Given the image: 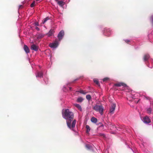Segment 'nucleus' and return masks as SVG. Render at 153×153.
<instances>
[{
	"mask_svg": "<svg viewBox=\"0 0 153 153\" xmlns=\"http://www.w3.org/2000/svg\"><path fill=\"white\" fill-rule=\"evenodd\" d=\"M64 35V32L63 30H61L59 33L57 35L59 41H60L63 38Z\"/></svg>",
	"mask_w": 153,
	"mask_h": 153,
	"instance_id": "nucleus-7",
	"label": "nucleus"
},
{
	"mask_svg": "<svg viewBox=\"0 0 153 153\" xmlns=\"http://www.w3.org/2000/svg\"><path fill=\"white\" fill-rule=\"evenodd\" d=\"M66 89L65 88V86H64L63 88V91H66Z\"/></svg>",
	"mask_w": 153,
	"mask_h": 153,
	"instance_id": "nucleus-36",
	"label": "nucleus"
},
{
	"mask_svg": "<svg viewBox=\"0 0 153 153\" xmlns=\"http://www.w3.org/2000/svg\"><path fill=\"white\" fill-rule=\"evenodd\" d=\"M97 119L94 117H92L91 119V121L92 123H96L97 122Z\"/></svg>",
	"mask_w": 153,
	"mask_h": 153,
	"instance_id": "nucleus-23",
	"label": "nucleus"
},
{
	"mask_svg": "<svg viewBox=\"0 0 153 153\" xmlns=\"http://www.w3.org/2000/svg\"><path fill=\"white\" fill-rule=\"evenodd\" d=\"M54 32V31L53 30L51 29L49 32L47 33L48 36H52Z\"/></svg>",
	"mask_w": 153,
	"mask_h": 153,
	"instance_id": "nucleus-18",
	"label": "nucleus"
},
{
	"mask_svg": "<svg viewBox=\"0 0 153 153\" xmlns=\"http://www.w3.org/2000/svg\"><path fill=\"white\" fill-rule=\"evenodd\" d=\"M24 51L27 54L28 53H29V52H30L29 49V48H28V47H27V45H25L24 46Z\"/></svg>",
	"mask_w": 153,
	"mask_h": 153,
	"instance_id": "nucleus-15",
	"label": "nucleus"
},
{
	"mask_svg": "<svg viewBox=\"0 0 153 153\" xmlns=\"http://www.w3.org/2000/svg\"><path fill=\"white\" fill-rule=\"evenodd\" d=\"M149 55L148 54L145 55L143 57V59L145 61H147L149 58Z\"/></svg>",
	"mask_w": 153,
	"mask_h": 153,
	"instance_id": "nucleus-17",
	"label": "nucleus"
},
{
	"mask_svg": "<svg viewBox=\"0 0 153 153\" xmlns=\"http://www.w3.org/2000/svg\"><path fill=\"white\" fill-rule=\"evenodd\" d=\"M69 88L70 90H71V89H72V88L71 87H69Z\"/></svg>",
	"mask_w": 153,
	"mask_h": 153,
	"instance_id": "nucleus-41",
	"label": "nucleus"
},
{
	"mask_svg": "<svg viewBox=\"0 0 153 153\" xmlns=\"http://www.w3.org/2000/svg\"><path fill=\"white\" fill-rule=\"evenodd\" d=\"M148 66L150 68H152V67H153V66H151V67H150V66H149L148 65Z\"/></svg>",
	"mask_w": 153,
	"mask_h": 153,
	"instance_id": "nucleus-37",
	"label": "nucleus"
},
{
	"mask_svg": "<svg viewBox=\"0 0 153 153\" xmlns=\"http://www.w3.org/2000/svg\"><path fill=\"white\" fill-rule=\"evenodd\" d=\"M146 111L148 114H151L152 113V108L150 107H148L146 108Z\"/></svg>",
	"mask_w": 153,
	"mask_h": 153,
	"instance_id": "nucleus-16",
	"label": "nucleus"
},
{
	"mask_svg": "<svg viewBox=\"0 0 153 153\" xmlns=\"http://www.w3.org/2000/svg\"><path fill=\"white\" fill-rule=\"evenodd\" d=\"M150 19L151 20V23L152 26L153 27V14L152 15Z\"/></svg>",
	"mask_w": 153,
	"mask_h": 153,
	"instance_id": "nucleus-29",
	"label": "nucleus"
},
{
	"mask_svg": "<svg viewBox=\"0 0 153 153\" xmlns=\"http://www.w3.org/2000/svg\"><path fill=\"white\" fill-rule=\"evenodd\" d=\"M55 0L56 1H58V0Z\"/></svg>",
	"mask_w": 153,
	"mask_h": 153,
	"instance_id": "nucleus-44",
	"label": "nucleus"
},
{
	"mask_svg": "<svg viewBox=\"0 0 153 153\" xmlns=\"http://www.w3.org/2000/svg\"><path fill=\"white\" fill-rule=\"evenodd\" d=\"M35 1H33L32 3V4H31L30 5V7H33L34 5H35Z\"/></svg>",
	"mask_w": 153,
	"mask_h": 153,
	"instance_id": "nucleus-31",
	"label": "nucleus"
},
{
	"mask_svg": "<svg viewBox=\"0 0 153 153\" xmlns=\"http://www.w3.org/2000/svg\"><path fill=\"white\" fill-rule=\"evenodd\" d=\"M142 121L145 124L150 125L151 121L149 118L147 116H145L143 118H141Z\"/></svg>",
	"mask_w": 153,
	"mask_h": 153,
	"instance_id": "nucleus-5",
	"label": "nucleus"
},
{
	"mask_svg": "<svg viewBox=\"0 0 153 153\" xmlns=\"http://www.w3.org/2000/svg\"><path fill=\"white\" fill-rule=\"evenodd\" d=\"M124 40L125 41V42H126V43H128L131 42V41H130V40H128V39H125V40Z\"/></svg>",
	"mask_w": 153,
	"mask_h": 153,
	"instance_id": "nucleus-32",
	"label": "nucleus"
},
{
	"mask_svg": "<svg viewBox=\"0 0 153 153\" xmlns=\"http://www.w3.org/2000/svg\"><path fill=\"white\" fill-rule=\"evenodd\" d=\"M93 80L94 82L97 85H99V83L97 79H94Z\"/></svg>",
	"mask_w": 153,
	"mask_h": 153,
	"instance_id": "nucleus-27",
	"label": "nucleus"
},
{
	"mask_svg": "<svg viewBox=\"0 0 153 153\" xmlns=\"http://www.w3.org/2000/svg\"><path fill=\"white\" fill-rule=\"evenodd\" d=\"M35 29L36 30H37L38 31H39L40 30V29L38 27H35Z\"/></svg>",
	"mask_w": 153,
	"mask_h": 153,
	"instance_id": "nucleus-35",
	"label": "nucleus"
},
{
	"mask_svg": "<svg viewBox=\"0 0 153 153\" xmlns=\"http://www.w3.org/2000/svg\"><path fill=\"white\" fill-rule=\"evenodd\" d=\"M115 85L118 87L123 86L124 88H127V85L126 84L123 82H119L116 84Z\"/></svg>",
	"mask_w": 153,
	"mask_h": 153,
	"instance_id": "nucleus-11",
	"label": "nucleus"
},
{
	"mask_svg": "<svg viewBox=\"0 0 153 153\" xmlns=\"http://www.w3.org/2000/svg\"><path fill=\"white\" fill-rule=\"evenodd\" d=\"M50 19L48 17H47L45 18L42 21V24H44L48 20Z\"/></svg>",
	"mask_w": 153,
	"mask_h": 153,
	"instance_id": "nucleus-22",
	"label": "nucleus"
},
{
	"mask_svg": "<svg viewBox=\"0 0 153 153\" xmlns=\"http://www.w3.org/2000/svg\"><path fill=\"white\" fill-rule=\"evenodd\" d=\"M99 135L101 136H102L103 137H105V135L103 133H101L99 134Z\"/></svg>",
	"mask_w": 153,
	"mask_h": 153,
	"instance_id": "nucleus-34",
	"label": "nucleus"
},
{
	"mask_svg": "<svg viewBox=\"0 0 153 153\" xmlns=\"http://www.w3.org/2000/svg\"><path fill=\"white\" fill-rule=\"evenodd\" d=\"M74 105L80 111H82V108L80 105L77 103H74Z\"/></svg>",
	"mask_w": 153,
	"mask_h": 153,
	"instance_id": "nucleus-14",
	"label": "nucleus"
},
{
	"mask_svg": "<svg viewBox=\"0 0 153 153\" xmlns=\"http://www.w3.org/2000/svg\"><path fill=\"white\" fill-rule=\"evenodd\" d=\"M44 82L46 84H47L48 82V77H45L44 79Z\"/></svg>",
	"mask_w": 153,
	"mask_h": 153,
	"instance_id": "nucleus-26",
	"label": "nucleus"
},
{
	"mask_svg": "<svg viewBox=\"0 0 153 153\" xmlns=\"http://www.w3.org/2000/svg\"><path fill=\"white\" fill-rule=\"evenodd\" d=\"M84 100V99L82 97H78L76 100L77 102H82Z\"/></svg>",
	"mask_w": 153,
	"mask_h": 153,
	"instance_id": "nucleus-19",
	"label": "nucleus"
},
{
	"mask_svg": "<svg viewBox=\"0 0 153 153\" xmlns=\"http://www.w3.org/2000/svg\"><path fill=\"white\" fill-rule=\"evenodd\" d=\"M99 27H100V28H101V26H100Z\"/></svg>",
	"mask_w": 153,
	"mask_h": 153,
	"instance_id": "nucleus-45",
	"label": "nucleus"
},
{
	"mask_svg": "<svg viewBox=\"0 0 153 153\" xmlns=\"http://www.w3.org/2000/svg\"><path fill=\"white\" fill-rule=\"evenodd\" d=\"M109 79H110L109 78L106 77L103 79L102 80L103 82H106L107 81L109 80Z\"/></svg>",
	"mask_w": 153,
	"mask_h": 153,
	"instance_id": "nucleus-28",
	"label": "nucleus"
},
{
	"mask_svg": "<svg viewBox=\"0 0 153 153\" xmlns=\"http://www.w3.org/2000/svg\"><path fill=\"white\" fill-rule=\"evenodd\" d=\"M62 115L63 118L66 120V122L68 127L72 130L75 127L76 121L75 120H73L74 118L73 113L68 109L63 110Z\"/></svg>",
	"mask_w": 153,
	"mask_h": 153,
	"instance_id": "nucleus-1",
	"label": "nucleus"
},
{
	"mask_svg": "<svg viewBox=\"0 0 153 153\" xmlns=\"http://www.w3.org/2000/svg\"><path fill=\"white\" fill-rule=\"evenodd\" d=\"M139 100H138V101H137V103H138V102H139Z\"/></svg>",
	"mask_w": 153,
	"mask_h": 153,
	"instance_id": "nucleus-43",
	"label": "nucleus"
},
{
	"mask_svg": "<svg viewBox=\"0 0 153 153\" xmlns=\"http://www.w3.org/2000/svg\"><path fill=\"white\" fill-rule=\"evenodd\" d=\"M108 128L111 130L116 131L117 129V127L113 124L109 123L108 125Z\"/></svg>",
	"mask_w": 153,
	"mask_h": 153,
	"instance_id": "nucleus-9",
	"label": "nucleus"
},
{
	"mask_svg": "<svg viewBox=\"0 0 153 153\" xmlns=\"http://www.w3.org/2000/svg\"><path fill=\"white\" fill-rule=\"evenodd\" d=\"M102 32L104 35L108 37L111 36L113 34L112 30L107 27H105Z\"/></svg>",
	"mask_w": 153,
	"mask_h": 153,
	"instance_id": "nucleus-2",
	"label": "nucleus"
},
{
	"mask_svg": "<svg viewBox=\"0 0 153 153\" xmlns=\"http://www.w3.org/2000/svg\"><path fill=\"white\" fill-rule=\"evenodd\" d=\"M70 1V0H67L66 1L68 3Z\"/></svg>",
	"mask_w": 153,
	"mask_h": 153,
	"instance_id": "nucleus-39",
	"label": "nucleus"
},
{
	"mask_svg": "<svg viewBox=\"0 0 153 153\" xmlns=\"http://www.w3.org/2000/svg\"><path fill=\"white\" fill-rule=\"evenodd\" d=\"M19 8L22 7V5H20L19 6Z\"/></svg>",
	"mask_w": 153,
	"mask_h": 153,
	"instance_id": "nucleus-40",
	"label": "nucleus"
},
{
	"mask_svg": "<svg viewBox=\"0 0 153 153\" xmlns=\"http://www.w3.org/2000/svg\"><path fill=\"white\" fill-rule=\"evenodd\" d=\"M31 49L36 51H38V48L36 45L35 44H33L31 46Z\"/></svg>",
	"mask_w": 153,
	"mask_h": 153,
	"instance_id": "nucleus-13",
	"label": "nucleus"
},
{
	"mask_svg": "<svg viewBox=\"0 0 153 153\" xmlns=\"http://www.w3.org/2000/svg\"><path fill=\"white\" fill-rule=\"evenodd\" d=\"M44 36V35L42 34H39L37 35L36 37L38 39H41Z\"/></svg>",
	"mask_w": 153,
	"mask_h": 153,
	"instance_id": "nucleus-20",
	"label": "nucleus"
},
{
	"mask_svg": "<svg viewBox=\"0 0 153 153\" xmlns=\"http://www.w3.org/2000/svg\"><path fill=\"white\" fill-rule=\"evenodd\" d=\"M93 108L96 111L99 112L101 115H103L104 108L102 105H96L94 106Z\"/></svg>",
	"mask_w": 153,
	"mask_h": 153,
	"instance_id": "nucleus-3",
	"label": "nucleus"
},
{
	"mask_svg": "<svg viewBox=\"0 0 153 153\" xmlns=\"http://www.w3.org/2000/svg\"><path fill=\"white\" fill-rule=\"evenodd\" d=\"M86 132L88 133L90 130V128L88 125H87L86 126Z\"/></svg>",
	"mask_w": 153,
	"mask_h": 153,
	"instance_id": "nucleus-24",
	"label": "nucleus"
},
{
	"mask_svg": "<svg viewBox=\"0 0 153 153\" xmlns=\"http://www.w3.org/2000/svg\"><path fill=\"white\" fill-rule=\"evenodd\" d=\"M139 95V94L138 93H135L133 94V93H132V94L131 96H128L127 97V99L129 101H132V100L137 99V97Z\"/></svg>",
	"mask_w": 153,
	"mask_h": 153,
	"instance_id": "nucleus-4",
	"label": "nucleus"
},
{
	"mask_svg": "<svg viewBox=\"0 0 153 153\" xmlns=\"http://www.w3.org/2000/svg\"><path fill=\"white\" fill-rule=\"evenodd\" d=\"M59 42L57 41H56L50 44L49 46L52 48H56L58 46Z\"/></svg>",
	"mask_w": 153,
	"mask_h": 153,
	"instance_id": "nucleus-6",
	"label": "nucleus"
},
{
	"mask_svg": "<svg viewBox=\"0 0 153 153\" xmlns=\"http://www.w3.org/2000/svg\"><path fill=\"white\" fill-rule=\"evenodd\" d=\"M86 98L88 101L90 100L91 98V96L89 94H88L86 96Z\"/></svg>",
	"mask_w": 153,
	"mask_h": 153,
	"instance_id": "nucleus-25",
	"label": "nucleus"
},
{
	"mask_svg": "<svg viewBox=\"0 0 153 153\" xmlns=\"http://www.w3.org/2000/svg\"><path fill=\"white\" fill-rule=\"evenodd\" d=\"M79 92L81 94H85L87 93V92H84L83 90H81L79 91Z\"/></svg>",
	"mask_w": 153,
	"mask_h": 153,
	"instance_id": "nucleus-30",
	"label": "nucleus"
},
{
	"mask_svg": "<svg viewBox=\"0 0 153 153\" xmlns=\"http://www.w3.org/2000/svg\"><path fill=\"white\" fill-rule=\"evenodd\" d=\"M85 147L86 148L89 150H92V145H90L89 144H87L85 145Z\"/></svg>",
	"mask_w": 153,
	"mask_h": 153,
	"instance_id": "nucleus-21",
	"label": "nucleus"
},
{
	"mask_svg": "<svg viewBox=\"0 0 153 153\" xmlns=\"http://www.w3.org/2000/svg\"><path fill=\"white\" fill-rule=\"evenodd\" d=\"M131 149L132 151L134 153H136V152H134L132 149H131Z\"/></svg>",
	"mask_w": 153,
	"mask_h": 153,
	"instance_id": "nucleus-38",
	"label": "nucleus"
},
{
	"mask_svg": "<svg viewBox=\"0 0 153 153\" xmlns=\"http://www.w3.org/2000/svg\"><path fill=\"white\" fill-rule=\"evenodd\" d=\"M43 75V73L42 71H37L36 73V77L37 79L42 77Z\"/></svg>",
	"mask_w": 153,
	"mask_h": 153,
	"instance_id": "nucleus-10",
	"label": "nucleus"
},
{
	"mask_svg": "<svg viewBox=\"0 0 153 153\" xmlns=\"http://www.w3.org/2000/svg\"><path fill=\"white\" fill-rule=\"evenodd\" d=\"M34 25L36 26H39V24L38 22H35L34 23Z\"/></svg>",
	"mask_w": 153,
	"mask_h": 153,
	"instance_id": "nucleus-33",
	"label": "nucleus"
},
{
	"mask_svg": "<svg viewBox=\"0 0 153 153\" xmlns=\"http://www.w3.org/2000/svg\"><path fill=\"white\" fill-rule=\"evenodd\" d=\"M56 2H57L58 4L61 7L63 8V6L65 4V2L62 1H58H58H56Z\"/></svg>",
	"mask_w": 153,
	"mask_h": 153,
	"instance_id": "nucleus-12",
	"label": "nucleus"
},
{
	"mask_svg": "<svg viewBox=\"0 0 153 153\" xmlns=\"http://www.w3.org/2000/svg\"><path fill=\"white\" fill-rule=\"evenodd\" d=\"M116 105L115 103H112L110 107L109 113L111 114H113L116 108Z\"/></svg>",
	"mask_w": 153,
	"mask_h": 153,
	"instance_id": "nucleus-8",
	"label": "nucleus"
},
{
	"mask_svg": "<svg viewBox=\"0 0 153 153\" xmlns=\"http://www.w3.org/2000/svg\"><path fill=\"white\" fill-rule=\"evenodd\" d=\"M78 79H75V80H78Z\"/></svg>",
	"mask_w": 153,
	"mask_h": 153,
	"instance_id": "nucleus-42",
	"label": "nucleus"
}]
</instances>
